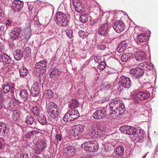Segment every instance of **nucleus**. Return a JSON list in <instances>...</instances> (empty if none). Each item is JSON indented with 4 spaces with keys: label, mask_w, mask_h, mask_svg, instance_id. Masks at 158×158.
<instances>
[{
    "label": "nucleus",
    "mask_w": 158,
    "mask_h": 158,
    "mask_svg": "<svg viewBox=\"0 0 158 158\" xmlns=\"http://www.w3.org/2000/svg\"><path fill=\"white\" fill-rule=\"evenodd\" d=\"M131 76L134 79H139L144 75V71L142 67L132 68L130 70Z\"/></svg>",
    "instance_id": "nucleus-7"
},
{
    "label": "nucleus",
    "mask_w": 158,
    "mask_h": 158,
    "mask_svg": "<svg viewBox=\"0 0 158 158\" xmlns=\"http://www.w3.org/2000/svg\"><path fill=\"white\" fill-rule=\"evenodd\" d=\"M73 2L75 10L79 13L84 12L85 9L78 0H73Z\"/></svg>",
    "instance_id": "nucleus-21"
},
{
    "label": "nucleus",
    "mask_w": 158,
    "mask_h": 158,
    "mask_svg": "<svg viewBox=\"0 0 158 158\" xmlns=\"http://www.w3.org/2000/svg\"><path fill=\"white\" fill-rule=\"evenodd\" d=\"M3 92L4 94L8 93L10 89V84L8 83L4 84L2 87Z\"/></svg>",
    "instance_id": "nucleus-41"
},
{
    "label": "nucleus",
    "mask_w": 158,
    "mask_h": 158,
    "mask_svg": "<svg viewBox=\"0 0 158 158\" xmlns=\"http://www.w3.org/2000/svg\"><path fill=\"white\" fill-rule=\"evenodd\" d=\"M46 148V144L45 142L42 140L37 144L35 150V153L36 154H40Z\"/></svg>",
    "instance_id": "nucleus-16"
},
{
    "label": "nucleus",
    "mask_w": 158,
    "mask_h": 158,
    "mask_svg": "<svg viewBox=\"0 0 158 158\" xmlns=\"http://www.w3.org/2000/svg\"><path fill=\"white\" fill-rule=\"evenodd\" d=\"M22 30L20 27H15L11 30L10 35L11 39L14 40H16L20 36Z\"/></svg>",
    "instance_id": "nucleus-14"
},
{
    "label": "nucleus",
    "mask_w": 158,
    "mask_h": 158,
    "mask_svg": "<svg viewBox=\"0 0 158 158\" xmlns=\"http://www.w3.org/2000/svg\"><path fill=\"white\" fill-rule=\"evenodd\" d=\"M106 66V64L105 62L102 61L100 63V64H98V66L100 70H103L105 67Z\"/></svg>",
    "instance_id": "nucleus-50"
},
{
    "label": "nucleus",
    "mask_w": 158,
    "mask_h": 158,
    "mask_svg": "<svg viewBox=\"0 0 158 158\" xmlns=\"http://www.w3.org/2000/svg\"><path fill=\"white\" fill-rule=\"evenodd\" d=\"M5 100V98L1 94L0 95V101H1L3 102Z\"/></svg>",
    "instance_id": "nucleus-59"
},
{
    "label": "nucleus",
    "mask_w": 158,
    "mask_h": 158,
    "mask_svg": "<svg viewBox=\"0 0 158 158\" xmlns=\"http://www.w3.org/2000/svg\"><path fill=\"white\" fill-rule=\"evenodd\" d=\"M79 116V114L77 110H69L65 114L63 119L65 122L68 121H71L75 120Z\"/></svg>",
    "instance_id": "nucleus-6"
},
{
    "label": "nucleus",
    "mask_w": 158,
    "mask_h": 158,
    "mask_svg": "<svg viewBox=\"0 0 158 158\" xmlns=\"http://www.w3.org/2000/svg\"><path fill=\"white\" fill-rule=\"evenodd\" d=\"M56 22L61 26L65 27L68 25L70 17L68 14L66 15L61 12L56 13Z\"/></svg>",
    "instance_id": "nucleus-4"
},
{
    "label": "nucleus",
    "mask_w": 158,
    "mask_h": 158,
    "mask_svg": "<svg viewBox=\"0 0 158 158\" xmlns=\"http://www.w3.org/2000/svg\"><path fill=\"white\" fill-rule=\"evenodd\" d=\"M113 27L117 32L120 33L124 30L125 25L122 20H117L113 26Z\"/></svg>",
    "instance_id": "nucleus-12"
},
{
    "label": "nucleus",
    "mask_w": 158,
    "mask_h": 158,
    "mask_svg": "<svg viewBox=\"0 0 158 158\" xmlns=\"http://www.w3.org/2000/svg\"><path fill=\"white\" fill-rule=\"evenodd\" d=\"M20 76L21 78H24L28 74V71L26 68H23L19 69Z\"/></svg>",
    "instance_id": "nucleus-34"
},
{
    "label": "nucleus",
    "mask_w": 158,
    "mask_h": 158,
    "mask_svg": "<svg viewBox=\"0 0 158 158\" xmlns=\"http://www.w3.org/2000/svg\"><path fill=\"white\" fill-rule=\"evenodd\" d=\"M89 19L90 24L92 26H94L95 23L98 22V20H94L90 16H89Z\"/></svg>",
    "instance_id": "nucleus-49"
},
{
    "label": "nucleus",
    "mask_w": 158,
    "mask_h": 158,
    "mask_svg": "<svg viewBox=\"0 0 158 158\" xmlns=\"http://www.w3.org/2000/svg\"><path fill=\"white\" fill-rule=\"evenodd\" d=\"M116 151L117 155L118 156H123L124 154V148L122 146L120 145L117 147Z\"/></svg>",
    "instance_id": "nucleus-38"
},
{
    "label": "nucleus",
    "mask_w": 158,
    "mask_h": 158,
    "mask_svg": "<svg viewBox=\"0 0 158 158\" xmlns=\"http://www.w3.org/2000/svg\"><path fill=\"white\" fill-rule=\"evenodd\" d=\"M119 85L125 89H128L131 86L132 83L130 78L127 77L122 76L119 79Z\"/></svg>",
    "instance_id": "nucleus-8"
},
{
    "label": "nucleus",
    "mask_w": 158,
    "mask_h": 158,
    "mask_svg": "<svg viewBox=\"0 0 158 158\" xmlns=\"http://www.w3.org/2000/svg\"><path fill=\"white\" fill-rule=\"evenodd\" d=\"M37 121L42 125H45L47 124V121L46 117L44 115L41 114L37 117Z\"/></svg>",
    "instance_id": "nucleus-32"
},
{
    "label": "nucleus",
    "mask_w": 158,
    "mask_h": 158,
    "mask_svg": "<svg viewBox=\"0 0 158 158\" xmlns=\"http://www.w3.org/2000/svg\"><path fill=\"white\" fill-rule=\"evenodd\" d=\"M136 96L139 100L143 101L149 98L150 94L148 90L140 91L136 93Z\"/></svg>",
    "instance_id": "nucleus-11"
},
{
    "label": "nucleus",
    "mask_w": 158,
    "mask_h": 158,
    "mask_svg": "<svg viewBox=\"0 0 158 158\" xmlns=\"http://www.w3.org/2000/svg\"><path fill=\"white\" fill-rule=\"evenodd\" d=\"M131 58V54L129 53H124L121 56V59L123 62H127L129 61Z\"/></svg>",
    "instance_id": "nucleus-39"
},
{
    "label": "nucleus",
    "mask_w": 158,
    "mask_h": 158,
    "mask_svg": "<svg viewBox=\"0 0 158 158\" xmlns=\"http://www.w3.org/2000/svg\"><path fill=\"white\" fill-rule=\"evenodd\" d=\"M40 89L39 84L37 82H35L31 87V94L34 97H38L40 92Z\"/></svg>",
    "instance_id": "nucleus-13"
},
{
    "label": "nucleus",
    "mask_w": 158,
    "mask_h": 158,
    "mask_svg": "<svg viewBox=\"0 0 158 158\" xmlns=\"http://www.w3.org/2000/svg\"><path fill=\"white\" fill-rule=\"evenodd\" d=\"M128 41L127 40H124L121 41L117 48V52L120 53L125 50L128 45Z\"/></svg>",
    "instance_id": "nucleus-26"
},
{
    "label": "nucleus",
    "mask_w": 158,
    "mask_h": 158,
    "mask_svg": "<svg viewBox=\"0 0 158 158\" xmlns=\"http://www.w3.org/2000/svg\"><path fill=\"white\" fill-rule=\"evenodd\" d=\"M59 111L58 109L55 108L54 110L49 111L48 112L51 118H57L59 114Z\"/></svg>",
    "instance_id": "nucleus-29"
},
{
    "label": "nucleus",
    "mask_w": 158,
    "mask_h": 158,
    "mask_svg": "<svg viewBox=\"0 0 158 158\" xmlns=\"http://www.w3.org/2000/svg\"><path fill=\"white\" fill-rule=\"evenodd\" d=\"M94 59L95 62L96 63H101V62H102L100 56H95L94 57Z\"/></svg>",
    "instance_id": "nucleus-54"
},
{
    "label": "nucleus",
    "mask_w": 158,
    "mask_h": 158,
    "mask_svg": "<svg viewBox=\"0 0 158 158\" xmlns=\"http://www.w3.org/2000/svg\"><path fill=\"white\" fill-rule=\"evenodd\" d=\"M4 15V13L2 8L0 9V17L2 16L3 15Z\"/></svg>",
    "instance_id": "nucleus-60"
},
{
    "label": "nucleus",
    "mask_w": 158,
    "mask_h": 158,
    "mask_svg": "<svg viewBox=\"0 0 158 158\" xmlns=\"http://www.w3.org/2000/svg\"><path fill=\"white\" fill-rule=\"evenodd\" d=\"M46 106L48 109V112L54 110L55 108L57 109V106L55 103L52 102H49L46 103Z\"/></svg>",
    "instance_id": "nucleus-35"
},
{
    "label": "nucleus",
    "mask_w": 158,
    "mask_h": 158,
    "mask_svg": "<svg viewBox=\"0 0 158 158\" xmlns=\"http://www.w3.org/2000/svg\"><path fill=\"white\" fill-rule=\"evenodd\" d=\"M14 56L15 59L17 60L21 59L23 56V52L21 50L16 49L14 52Z\"/></svg>",
    "instance_id": "nucleus-28"
},
{
    "label": "nucleus",
    "mask_w": 158,
    "mask_h": 158,
    "mask_svg": "<svg viewBox=\"0 0 158 158\" xmlns=\"http://www.w3.org/2000/svg\"><path fill=\"white\" fill-rule=\"evenodd\" d=\"M13 89H14V88L13 87H10V90L11 92H13Z\"/></svg>",
    "instance_id": "nucleus-64"
},
{
    "label": "nucleus",
    "mask_w": 158,
    "mask_h": 158,
    "mask_svg": "<svg viewBox=\"0 0 158 158\" xmlns=\"http://www.w3.org/2000/svg\"><path fill=\"white\" fill-rule=\"evenodd\" d=\"M108 24L106 23L102 24L98 28V33L101 36H105L108 32Z\"/></svg>",
    "instance_id": "nucleus-10"
},
{
    "label": "nucleus",
    "mask_w": 158,
    "mask_h": 158,
    "mask_svg": "<svg viewBox=\"0 0 158 158\" xmlns=\"http://www.w3.org/2000/svg\"><path fill=\"white\" fill-rule=\"evenodd\" d=\"M89 15L85 14H82L80 15L79 19L80 22L85 23L88 21Z\"/></svg>",
    "instance_id": "nucleus-36"
},
{
    "label": "nucleus",
    "mask_w": 158,
    "mask_h": 158,
    "mask_svg": "<svg viewBox=\"0 0 158 158\" xmlns=\"http://www.w3.org/2000/svg\"><path fill=\"white\" fill-rule=\"evenodd\" d=\"M119 130L123 133L133 135V138L136 142H142L146 138L143 130L140 128H134L129 126H121Z\"/></svg>",
    "instance_id": "nucleus-1"
},
{
    "label": "nucleus",
    "mask_w": 158,
    "mask_h": 158,
    "mask_svg": "<svg viewBox=\"0 0 158 158\" xmlns=\"http://www.w3.org/2000/svg\"><path fill=\"white\" fill-rule=\"evenodd\" d=\"M56 140L54 141V143L56 144H57L58 141H60L62 139V135L60 134H56Z\"/></svg>",
    "instance_id": "nucleus-45"
},
{
    "label": "nucleus",
    "mask_w": 158,
    "mask_h": 158,
    "mask_svg": "<svg viewBox=\"0 0 158 158\" xmlns=\"http://www.w3.org/2000/svg\"><path fill=\"white\" fill-rule=\"evenodd\" d=\"M12 61L11 58L6 53L0 55V62L4 64H9Z\"/></svg>",
    "instance_id": "nucleus-18"
},
{
    "label": "nucleus",
    "mask_w": 158,
    "mask_h": 158,
    "mask_svg": "<svg viewBox=\"0 0 158 158\" xmlns=\"http://www.w3.org/2000/svg\"><path fill=\"white\" fill-rule=\"evenodd\" d=\"M23 31L22 36L20 37L21 39L27 41L29 39L31 34L30 26L24 29Z\"/></svg>",
    "instance_id": "nucleus-20"
},
{
    "label": "nucleus",
    "mask_w": 158,
    "mask_h": 158,
    "mask_svg": "<svg viewBox=\"0 0 158 158\" xmlns=\"http://www.w3.org/2000/svg\"><path fill=\"white\" fill-rule=\"evenodd\" d=\"M109 109L112 111L111 114L118 115L123 114L125 111V107L123 102L118 98H115L109 103Z\"/></svg>",
    "instance_id": "nucleus-2"
},
{
    "label": "nucleus",
    "mask_w": 158,
    "mask_h": 158,
    "mask_svg": "<svg viewBox=\"0 0 158 158\" xmlns=\"http://www.w3.org/2000/svg\"><path fill=\"white\" fill-rule=\"evenodd\" d=\"M12 118L14 120H17L19 118L20 113V112L17 110H15L12 112Z\"/></svg>",
    "instance_id": "nucleus-43"
},
{
    "label": "nucleus",
    "mask_w": 158,
    "mask_h": 158,
    "mask_svg": "<svg viewBox=\"0 0 158 158\" xmlns=\"http://www.w3.org/2000/svg\"><path fill=\"white\" fill-rule=\"evenodd\" d=\"M24 52L28 56H30L31 52V48L29 47H26L24 49Z\"/></svg>",
    "instance_id": "nucleus-47"
},
{
    "label": "nucleus",
    "mask_w": 158,
    "mask_h": 158,
    "mask_svg": "<svg viewBox=\"0 0 158 158\" xmlns=\"http://www.w3.org/2000/svg\"><path fill=\"white\" fill-rule=\"evenodd\" d=\"M55 62V59L53 58L48 64V61L45 60H43L35 64L34 69L38 73L42 72V73H44L46 72L47 69H51L52 67H54L53 64Z\"/></svg>",
    "instance_id": "nucleus-3"
},
{
    "label": "nucleus",
    "mask_w": 158,
    "mask_h": 158,
    "mask_svg": "<svg viewBox=\"0 0 158 158\" xmlns=\"http://www.w3.org/2000/svg\"><path fill=\"white\" fill-rule=\"evenodd\" d=\"M5 24L7 27H9L13 25L14 23L11 20L8 19L6 20Z\"/></svg>",
    "instance_id": "nucleus-52"
},
{
    "label": "nucleus",
    "mask_w": 158,
    "mask_h": 158,
    "mask_svg": "<svg viewBox=\"0 0 158 158\" xmlns=\"http://www.w3.org/2000/svg\"><path fill=\"white\" fill-rule=\"evenodd\" d=\"M9 132V129L7 127L2 128L0 130V135L4 136L5 134H7Z\"/></svg>",
    "instance_id": "nucleus-44"
},
{
    "label": "nucleus",
    "mask_w": 158,
    "mask_h": 158,
    "mask_svg": "<svg viewBox=\"0 0 158 158\" xmlns=\"http://www.w3.org/2000/svg\"><path fill=\"white\" fill-rule=\"evenodd\" d=\"M20 158H28V156L27 155L22 153L20 155Z\"/></svg>",
    "instance_id": "nucleus-58"
},
{
    "label": "nucleus",
    "mask_w": 158,
    "mask_h": 158,
    "mask_svg": "<svg viewBox=\"0 0 158 158\" xmlns=\"http://www.w3.org/2000/svg\"><path fill=\"white\" fill-rule=\"evenodd\" d=\"M3 106V103L1 102L0 101V110L2 108Z\"/></svg>",
    "instance_id": "nucleus-62"
},
{
    "label": "nucleus",
    "mask_w": 158,
    "mask_h": 158,
    "mask_svg": "<svg viewBox=\"0 0 158 158\" xmlns=\"http://www.w3.org/2000/svg\"><path fill=\"white\" fill-rule=\"evenodd\" d=\"M53 93L50 89H48L44 92V95L46 98L48 99L52 98L53 97Z\"/></svg>",
    "instance_id": "nucleus-40"
},
{
    "label": "nucleus",
    "mask_w": 158,
    "mask_h": 158,
    "mask_svg": "<svg viewBox=\"0 0 158 158\" xmlns=\"http://www.w3.org/2000/svg\"><path fill=\"white\" fill-rule=\"evenodd\" d=\"M137 40L141 43H144V45L147 46V41L148 40V37L146 36V34L142 33L138 34L137 35Z\"/></svg>",
    "instance_id": "nucleus-25"
},
{
    "label": "nucleus",
    "mask_w": 158,
    "mask_h": 158,
    "mask_svg": "<svg viewBox=\"0 0 158 158\" xmlns=\"http://www.w3.org/2000/svg\"><path fill=\"white\" fill-rule=\"evenodd\" d=\"M33 21L34 22V23L36 24H37L40 23L38 17H35L34 18Z\"/></svg>",
    "instance_id": "nucleus-57"
},
{
    "label": "nucleus",
    "mask_w": 158,
    "mask_h": 158,
    "mask_svg": "<svg viewBox=\"0 0 158 158\" xmlns=\"http://www.w3.org/2000/svg\"><path fill=\"white\" fill-rule=\"evenodd\" d=\"M39 81L41 84H43L44 82V78L41 77V75H39Z\"/></svg>",
    "instance_id": "nucleus-55"
},
{
    "label": "nucleus",
    "mask_w": 158,
    "mask_h": 158,
    "mask_svg": "<svg viewBox=\"0 0 158 158\" xmlns=\"http://www.w3.org/2000/svg\"><path fill=\"white\" fill-rule=\"evenodd\" d=\"M84 130V126L81 124H78L75 125L74 129L72 131L71 134H73V136L75 137L80 135Z\"/></svg>",
    "instance_id": "nucleus-17"
},
{
    "label": "nucleus",
    "mask_w": 158,
    "mask_h": 158,
    "mask_svg": "<svg viewBox=\"0 0 158 158\" xmlns=\"http://www.w3.org/2000/svg\"><path fill=\"white\" fill-rule=\"evenodd\" d=\"M79 106V102L76 99H74L69 103V107L71 110L73 109L77 108Z\"/></svg>",
    "instance_id": "nucleus-30"
},
{
    "label": "nucleus",
    "mask_w": 158,
    "mask_h": 158,
    "mask_svg": "<svg viewBox=\"0 0 158 158\" xmlns=\"http://www.w3.org/2000/svg\"><path fill=\"white\" fill-rule=\"evenodd\" d=\"M106 48V46L104 45H100L97 46V48L101 50H104Z\"/></svg>",
    "instance_id": "nucleus-53"
},
{
    "label": "nucleus",
    "mask_w": 158,
    "mask_h": 158,
    "mask_svg": "<svg viewBox=\"0 0 158 158\" xmlns=\"http://www.w3.org/2000/svg\"><path fill=\"white\" fill-rule=\"evenodd\" d=\"M23 2L19 0H16L13 2L12 7L15 11L18 12L20 10L23 6Z\"/></svg>",
    "instance_id": "nucleus-19"
},
{
    "label": "nucleus",
    "mask_w": 158,
    "mask_h": 158,
    "mask_svg": "<svg viewBox=\"0 0 158 158\" xmlns=\"http://www.w3.org/2000/svg\"><path fill=\"white\" fill-rule=\"evenodd\" d=\"M34 121L33 118L29 114L25 118V122L27 125H31Z\"/></svg>",
    "instance_id": "nucleus-37"
},
{
    "label": "nucleus",
    "mask_w": 158,
    "mask_h": 158,
    "mask_svg": "<svg viewBox=\"0 0 158 158\" xmlns=\"http://www.w3.org/2000/svg\"><path fill=\"white\" fill-rule=\"evenodd\" d=\"M35 131H33L28 132L26 135V137L27 138L30 139L31 138H33L35 134L36 133Z\"/></svg>",
    "instance_id": "nucleus-48"
},
{
    "label": "nucleus",
    "mask_w": 158,
    "mask_h": 158,
    "mask_svg": "<svg viewBox=\"0 0 158 158\" xmlns=\"http://www.w3.org/2000/svg\"><path fill=\"white\" fill-rule=\"evenodd\" d=\"M81 147L85 151L89 152H93L98 151L99 145L96 141H89L82 144Z\"/></svg>",
    "instance_id": "nucleus-5"
},
{
    "label": "nucleus",
    "mask_w": 158,
    "mask_h": 158,
    "mask_svg": "<svg viewBox=\"0 0 158 158\" xmlns=\"http://www.w3.org/2000/svg\"><path fill=\"white\" fill-rule=\"evenodd\" d=\"M78 34L80 37L82 39L85 38L87 35L85 32L83 31H80L78 32Z\"/></svg>",
    "instance_id": "nucleus-51"
},
{
    "label": "nucleus",
    "mask_w": 158,
    "mask_h": 158,
    "mask_svg": "<svg viewBox=\"0 0 158 158\" xmlns=\"http://www.w3.org/2000/svg\"><path fill=\"white\" fill-rule=\"evenodd\" d=\"M146 55L143 51L139 50L136 52L135 54V57L137 60L141 61L144 60L146 58Z\"/></svg>",
    "instance_id": "nucleus-23"
},
{
    "label": "nucleus",
    "mask_w": 158,
    "mask_h": 158,
    "mask_svg": "<svg viewBox=\"0 0 158 158\" xmlns=\"http://www.w3.org/2000/svg\"><path fill=\"white\" fill-rule=\"evenodd\" d=\"M80 158H90V157L86 154H81Z\"/></svg>",
    "instance_id": "nucleus-56"
},
{
    "label": "nucleus",
    "mask_w": 158,
    "mask_h": 158,
    "mask_svg": "<svg viewBox=\"0 0 158 158\" xmlns=\"http://www.w3.org/2000/svg\"><path fill=\"white\" fill-rule=\"evenodd\" d=\"M19 95L21 98L23 99L24 101H27L30 99V96L27 91L26 89H23L20 91Z\"/></svg>",
    "instance_id": "nucleus-24"
},
{
    "label": "nucleus",
    "mask_w": 158,
    "mask_h": 158,
    "mask_svg": "<svg viewBox=\"0 0 158 158\" xmlns=\"http://www.w3.org/2000/svg\"><path fill=\"white\" fill-rule=\"evenodd\" d=\"M31 111L33 114L35 116L38 117L39 115H40V114H39L40 109L36 106L33 107L31 109Z\"/></svg>",
    "instance_id": "nucleus-42"
},
{
    "label": "nucleus",
    "mask_w": 158,
    "mask_h": 158,
    "mask_svg": "<svg viewBox=\"0 0 158 158\" xmlns=\"http://www.w3.org/2000/svg\"><path fill=\"white\" fill-rule=\"evenodd\" d=\"M140 66L142 67L143 69L147 71L151 70L153 69V64L150 62H143L140 64Z\"/></svg>",
    "instance_id": "nucleus-27"
},
{
    "label": "nucleus",
    "mask_w": 158,
    "mask_h": 158,
    "mask_svg": "<svg viewBox=\"0 0 158 158\" xmlns=\"http://www.w3.org/2000/svg\"><path fill=\"white\" fill-rule=\"evenodd\" d=\"M158 152V146L156 147L155 150V153H157V152Z\"/></svg>",
    "instance_id": "nucleus-63"
},
{
    "label": "nucleus",
    "mask_w": 158,
    "mask_h": 158,
    "mask_svg": "<svg viewBox=\"0 0 158 158\" xmlns=\"http://www.w3.org/2000/svg\"><path fill=\"white\" fill-rule=\"evenodd\" d=\"M61 72V71L59 70L57 68H54L50 72V76L51 78H54L60 75Z\"/></svg>",
    "instance_id": "nucleus-31"
},
{
    "label": "nucleus",
    "mask_w": 158,
    "mask_h": 158,
    "mask_svg": "<svg viewBox=\"0 0 158 158\" xmlns=\"http://www.w3.org/2000/svg\"><path fill=\"white\" fill-rule=\"evenodd\" d=\"M76 149L73 146H69L64 149L65 155L70 157L73 156L75 154Z\"/></svg>",
    "instance_id": "nucleus-22"
},
{
    "label": "nucleus",
    "mask_w": 158,
    "mask_h": 158,
    "mask_svg": "<svg viewBox=\"0 0 158 158\" xmlns=\"http://www.w3.org/2000/svg\"><path fill=\"white\" fill-rule=\"evenodd\" d=\"M3 145L2 142L0 140V150L3 148Z\"/></svg>",
    "instance_id": "nucleus-61"
},
{
    "label": "nucleus",
    "mask_w": 158,
    "mask_h": 158,
    "mask_svg": "<svg viewBox=\"0 0 158 158\" xmlns=\"http://www.w3.org/2000/svg\"><path fill=\"white\" fill-rule=\"evenodd\" d=\"M6 29L4 26L0 27V39L3 41L5 42L6 41L5 38V31Z\"/></svg>",
    "instance_id": "nucleus-33"
},
{
    "label": "nucleus",
    "mask_w": 158,
    "mask_h": 158,
    "mask_svg": "<svg viewBox=\"0 0 158 158\" xmlns=\"http://www.w3.org/2000/svg\"><path fill=\"white\" fill-rule=\"evenodd\" d=\"M106 111L103 108L97 110L93 115V118L96 119H101L105 116Z\"/></svg>",
    "instance_id": "nucleus-15"
},
{
    "label": "nucleus",
    "mask_w": 158,
    "mask_h": 158,
    "mask_svg": "<svg viewBox=\"0 0 158 158\" xmlns=\"http://www.w3.org/2000/svg\"><path fill=\"white\" fill-rule=\"evenodd\" d=\"M65 32L67 36L70 38H72L73 36V30L72 29H67L65 30Z\"/></svg>",
    "instance_id": "nucleus-46"
},
{
    "label": "nucleus",
    "mask_w": 158,
    "mask_h": 158,
    "mask_svg": "<svg viewBox=\"0 0 158 158\" xmlns=\"http://www.w3.org/2000/svg\"><path fill=\"white\" fill-rule=\"evenodd\" d=\"M105 133L104 130L102 127H98L94 129H92L88 132L91 137H99L102 136Z\"/></svg>",
    "instance_id": "nucleus-9"
}]
</instances>
